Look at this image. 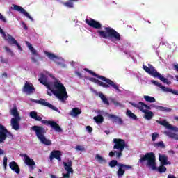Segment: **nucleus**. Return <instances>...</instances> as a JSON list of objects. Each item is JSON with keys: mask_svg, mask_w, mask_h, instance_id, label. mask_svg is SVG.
Wrapping results in <instances>:
<instances>
[{"mask_svg": "<svg viewBox=\"0 0 178 178\" xmlns=\"http://www.w3.org/2000/svg\"><path fill=\"white\" fill-rule=\"evenodd\" d=\"M39 81L43 86H45L47 90L51 91L52 94L56 97L61 102H65V99H67L69 96L67 95V92L66 91V88L60 81H56L54 82L53 86L48 83V76L44 74H40L39 78Z\"/></svg>", "mask_w": 178, "mask_h": 178, "instance_id": "nucleus-1", "label": "nucleus"}, {"mask_svg": "<svg viewBox=\"0 0 178 178\" xmlns=\"http://www.w3.org/2000/svg\"><path fill=\"white\" fill-rule=\"evenodd\" d=\"M84 70H85V72H87V73H89L92 76H94V77H97L99 80H102V81H101L96 78L90 77L88 79V80L90 81L92 83L98 84V86H99L100 87H103V88H109L111 87L112 88H114V90H115V91H118V92H122V90H120V89H119V85H118V83L113 82L110 79H108L102 75H98V74L94 72V71H92V70H89L88 68H84ZM102 81H104V83Z\"/></svg>", "mask_w": 178, "mask_h": 178, "instance_id": "nucleus-2", "label": "nucleus"}, {"mask_svg": "<svg viewBox=\"0 0 178 178\" xmlns=\"http://www.w3.org/2000/svg\"><path fill=\"white\" fill-rule=\"evenodd\" d=\"M138 162L139 163L147 162L146 165L148 166V168H151L152 170H157L159 173H165L167 170L166 167H165V165L163 164L156 168V159L154 152L146 153L145 155L140 157Z\"/></svg>", "mask_w": 178, "mask_h": 178, "instance_id": "nucleus-3", "label": "nucleus"}, {"mask_svg": "<svg viewBox=\"0 0 178 178\" xmlns=\"http://www.w3.org/2000/svg\"><path fill=\"white\" fill-rule=\"evenodd\" d=\"M113 142L115 143L113 145V149H117V151H111L109 152L108 156L111 158H113L116 155V159H119L122 157V152L124 151L126 148V141L120 138H114Z\"/></svg>", "mask_w": 178, "mask_h": 178, "instance_id": "nucleus-4", "label": "nucleus"}, {"mask_svg": "<svg viewBox=\"0 0 178 178\" xmlns=\"http://www.w3.org/2000/svg\"><path fill=\"white\" fill-rule=\"evenodd\" d=\"M30 117L32 119H35L36 122H41L42 124H47V126H51L56 131L57 133H62L63 130L62 128H60V126L56 123L55 121L52 120H42V118L37 114V112L35 111H32L30 113Z\"/></svg>", "mask_w": 178, "mask_h": 178, "instance_id": "nucleus-5", "label": "nucleus"}, {"mask_svg": "<svg viewBox=\"0 0 178 178\" xmlns=\"http://www.w3.org/2000/svg\"><path fill=\"white\" fill-rule=\"evenodd\" d=\"M143 69L146 73H148V74L152 76V77L159 79V80H161V81H163L165 84H171L170 81L162 76L161 73L158 72L152 65L148 64V67L147 65H143Z\"/></svg>", "mask_w": 178, "mask_h": 178, "instance_id": "nucleus-6", "label": "nucleus"}, {"mask_svg": "<svg viewBox=\"0 0 178 178\" xmlns=\"http://www.w3.org/2000/svg\"><path fill=\"white\" fill-rule=\"evenodd\" d=\"M105 31H97V33L102 38H114L117 41H120V34L111 27H105Z\"/></svg>", "mask_w": 178, "mask_h": 178, "instance_id": "nucleus-7", "label": "nucleus"}, {"mask_svg": "<svg viewBox=\"0 0 178 178\" xmlns=\"http://www.w3.org/2000/svg\"><path fill=\"white\" fill-rule=\"evenodd\" d=\"M31 129L35 131L37 138L42 143V144H44V145H51L52 144L51 140L49 139H47L45 137L44 134L47 131H45V129H44V127L42 126L34 125L31 127Z\"/></svg>", "mask_w": 178, "mask_h": 178, "instance_id": "nucleus-8", "label": "nucleus"}, {"mask_svg": "<svg viewBox=\"0 0 178 178\" xmlns=\"http://www.w3.org/2000/svg\"><path fill=\"white\" fill-rule=\"evenodd\" d=\"M108 166H110V168H115V166L118 167V170L117 171L118 177H122L124 173H126V170H130V169H132L133 168L131 165L120 163L118 162V160H111L108 163Z\"/></svg>", "mask_w": 178, "mask_h": 178, "instance_id": "nucleus-9", "label": "nucleus"}, {"mask_svg": "<svg viewBox=\"0 0 178 178\" xmlns=\"http://www.w3.org/2000/svg\"><path fill=\"white\" fill-rule=\"evenodd\" d=\"M0 33L3 35V40H5L6 41H8L10 45H16L18 49H19V51H22V46H20V44H19V42H17V40H16L15 38H13L10 34H8L6 35V33H5V31H3V29H1V28H0Z\"/></svg>", "mask_w": 178, "mask_h": 178, "instance_id": "nucleus-10", "label": "nucleus"}, {"mask_svg": "<svg viewBox=\"0 0 178 178\" xmlns=\"http://www.w3.org/2000/svg\"><path fill=\"white\" fill-rule=\"evenodd\" d=\"M12 10H15L16 12H19L20 13H22V15H24L26 17H28L31 22H34V19L32 18L31 16H30V14L26 11L23 7L20 6H17L15 4H13V6L11 7Z\"/></svg>", "mask_w": 178, "mask_h": 178, "instance_id": "nucleus-11", "label": "nucleus"}, {"mask_svg": "<svg viewBox=\"0 0 178 178\" xmlns=\"http://www.w3.org/2000/svg\"><path fill=\"white\" fill-rule=\"evenodd\" d=\"M85 22L88 26H90V27H92V29H97V30H99L101 27H102V25L101 23L98 22V21H95L94 19H86Z\"/></svg>", "mask_w": 178, "mask_h": 178, "instance_id": "nucleus-12", "label": "nucleus"}, {"mask_svg": "<svg viewBox=\"0 0 178 178\" xmlns=\"http://www.w3.org/2000/svg\"><path fill=\"white\" fill-rule=\"evenodd\" d=\"M35 102L36 104H38L39 105H42V106H47V108H50V109H52L53 111H56V112H59V109H58L56 106L52 105L51 103L47 102L44 99L35 100Z\"/></svg>", "mask_w": 178, "mask_h": 178, "instance_id": "nucleus-13", "label": "nucleus"}, {"mask_svg": "<svg viewBox=\"0 0 178 178\" xmlns=\"http://www.w3.org/2000/svg\"><path fill=\"white\" fill-rule=\"evenodd\" d=\"M22 90L24 92H26V94L29 95L34 94V92H35V88H34V86L28 81H26Z\"/></svg>", "mask_w": 178, "mask_h": 178, "instance_id": "nucleus-14", "label": "nucleus"}, {"mask_svg": "<svg viewBox=\"0 0 178 178\" xmlns=\"http://www.w3.org/2000/svg\"><path fill=\"white\" fill-rule=\"evenodd\" d=\"M20 156H22V158H24V163L27 165V166H30L31 169H34L33 166H35V162L33 159H31L26 154H21Z\"/></svg>", "mask_w": 178, "mask_h": 178, "instance_id": "nucleus-15", "label": "nucleus"}, {"mask_svg": "<svg viewBox=\"0 0 178 178\" xmlns=\"http://www.w3.org/2000/svg\"><path fill=\"white\" fill-rule=\"evenodd\" d=\"M54 158H55V159H57L58 162H62V152L59 150H53L50 153V161H54Z\"/></svg>", "mask_w": 178, "mask_h": 178, "instance_id": "nucleus-16", "label": "nucleus"}, {"mask_svg": "<svg viewBox=\"0 0 178 178\" xmlns=\"http://www.w3.org/2000/svg\"><path fill=\"white\" fill-rule=\"evenodd\" d=\"M108 119H111L113 123H118V124L122 125L123 124V120L120 118V117L118 115H115L113 114H108Z\"/></svg>", "mask_w": 178, "mask_h": 178, "instance_id": "nucleus-17", "label": "nucleus"}, {"mask_svg": "<svg viewBox=\"0 0 178 178\" xmlns=\"http://www.w3.org/2000/svg\"><path fill=\"white\" fill-rule=\"evenodd\" d=\"M91 91L93 92L96 95H99V98H101L102 101H103L104 104H106V105H109V101H108V98H106V95L102 92L98 93V92L94 90L92 88H90Z\"/></svg>", "mask_w": 178, "mask_h": 178, "instance_id": "nucleus-18", "label": "nucleus"}, {"mask_svg": "<svg viewBox=\"0 0 178 178\" xmlns=\"http://www.w3.org/2000/svg\"><path fill=\"white\" fill-rule=\"evenodd\" d=\"M21 118H12L11 119V126L13 130H19L20 129V124L19 122H20Z\"/></svg>", "mask_w": 178, "mask_h": 178, "instance_id": "nucleus-19", "label": "nucleus"}, {"mask_svg": "<svg viewBox=\"0 0 178 178\" xmlns=\"http://www.w3.org/2000/svg\"><path fill=\"white\" fill-rule=\"evenodd\" d=\"M140 112L145 113V118H146L147 120H151V119L154 118V113L151 111L145 110L143 108L140 109Z\"/></svg>", "mask_w": 178, "mask_h": 178, "instance_id": "nucleus-20", "label": "nucleus"}, {"mask_svg": "<svg viewBox=\"0 0 178 178\" xmlns=\"http://www.w3.org/2000/svg\"><path fill=\"white\" fill-rule=\"evenodd\" d=\"M63 165L64 166V169L66 170V172H70L71 173H73V168L72 166L73 165L71 160H68L67 162H63Z\"/></svg>", "mask_w": 178, "mask_h": 178, "instance_id": "nucleus-21", "label": "nucleus"}, {"mask_svg": "<svg viewBox=\"0 0 178 178\" xmlns=\"http://www.w3.org/2000/svg\"><path fill=\"white\" fill-rule=\"evenodd\" d=\"M159 161L161 165H170V163L168 161V156L165 154H159Z\"/></svg>", "mask_w": 178, "mask_h": 178, "instance_id": "nucleus-22", "label": "nucleus"}, {"mask_svg": "<svg viewBox=\"0 0 178 178\" xmlns=\"http://www.w3.org/2000/svg\"><path fill=\"white\" fill-rule=\"evenodd\" d=\"M9 166L11 168V170H13V172H15L17 175L20 173V168L19 167V165H17V163L16 161H12L9 163Z\"/></svg>", "mask_w": 178, "mask_h": 178, "instance_id": "nucleus-23", "label": "nucleus"}, {"mask_svg": "<svg viewBox=\"0 0 178 178\" xmlns=\"http://www.w3.org/2000/svg\"><path fill=\"white\" fill-rule=\"evenodd\" d=\"M151 106L161 111V112H172V108H170L163 107L162 106H156L154 104H152Z\"/></svg>", "mask_w": 178, "mask_h": 178, "instance_id": "nucleus-24", "label": "nucleus"}, {"mask_svg": "<svg viewBox=\"0 0 178 178\" xmlns=\"http://www.w3.org/2000/svg\"><path fill=\"white\" fill-rule=\"evenodd\" d=\"M10 115L14 116V118H13V119H19L20 118V115L19 114V111H17V108L16 106H15L13 108L11 109Z\"/></svg>", "mask_w": 178, "mask_h": 178, "instance_id": "nucleus-25", "label": "nucleus"}, {"mask_svg": "<svg viewBox=\"0 0 178 178\" xmlns=\"http://www.w3.org/2000/svg\"><path fill=\"white\" fill-rule=\"evenodd\" d=\"M81 109H79V108H72V110L70 113V115L74 117H76L78 115H81Z\"/></svg>", "mask_w": 178, "mask_h": 178, "instance_id": "nucleus-26", "label": "nucleus"}, {"mask_svg": "<svg viewBox=\"0 0 178 178\" xmlns=\"http://www.w3.org/2000/svg\"><path fill=\"white\" fill-rule=\"evenodd\" d=\"M161 90L164 91V92H171V94H174V95H176L177 94V90H175L172 88L165 87V86H161Z\"/></svg>", "mask_w": 178, "mask_h": 178, "instance_id": "nucleus-27", "label": "nucleus"}, {"mask_svg": "<svg viewBox=\"0 0 178 178\" xmlns=\"http://www.w3.org/2000/svg\"><path fill=\"white\" fill-rule=\"evenodd\" d=\"M95 159L97 162H98L100 164L106 163V159H105L104 157L101 156L99 154H96Z\"/></svg>", "mask_w": 178, "mask_h": 178, "instance_id": "nucleus-28", "label": "nucleus"}, {"mask_svg": "<svg viewBox=\"0 0 178 178\" xmlns=\"http://www.w3.org/2000/svg\"><path fill=\"white\" fill-rule=\"evenodd\" d=\"M143 98H144L145 101H146V102H149L150 104H152V103L156 102V99H155V97H154L144 95Z\"/></svg>", "mask_w": 178, "mask_h": 178, "instance_id": "nucleus-29", "label": "nucleus"}, {"mask_svg": "<svg viewBox=\"0 0 178 178\" xmlns=\"http://www.w3.org/2000/svg\"><path fill=\"white\" fill-rule=\"evenodd\" d=\"M96 123H102L104 122V116L99 114L97 116L93 118Z\"/></svg>", "mask_w": 178, "mask_h": 178, "instance_id": "nucleus-30", "label": "nucleus"}, {"mask_svg": "<svg viewBox=\"0 0 178 178\" xmlns=\"http://www.w3.org/2000/svg\"><path fill=\"white\" fill-rule=\"evenodd\" d=\"M127 115L131 119H133L134 120H137V115H136V114L133 113V112H131V111L127 110Z\"/></svg>", "mask_w": 178, "mask_h": 178, "instance_id": "nucleus-31", "label": "nucleus"}, {"mask_svg": "<svg viewBox=\"0 0 178 178\" xmlns=\"http://www.w3.org/2000/svg\"><path fill=\"white\" fill-rule=\"evenodd\" d=\"M157 123H159V124H161V126H164L165 127H166V129H169V127H170V124H169V122H168L165 120L163 121L157 120Z\"/></svg>", "mask_w": 178, "mask_h": 178, "instance_id": "nucleus-32", "label": "nucleus"}, {"mask_svg": "<svg viewBox=\"0 0 178 178\" xmlns=\"http://www.w3.org/2000/svg\"><path fill=\"white\" fill-rule=\"evenodd\" d=\"M44 54L49 58V59H56L58 58V56L53 53L48 52L47 51H44Z\"/></svg>", "mask_w": 178, "mask_h": 178, "instance_id": "nucleus-33", "label": "nucleus"}, {"mask_svg": "<svg viewBox=\"0 0 178 178\" xmlns=\"http://www.w3.org/2000/svg\"><path fill=\"white\" fill-rule=\"evenodd\" d=\"M7 138L6 132H0V143H3Z\"/></svg>", "mask_w": 178, "mask_h": 178, "instance_id": "nucleus-34", "label": "nucleus"}, {"mask_svg": "<svg viewBox=\"0 0 178 178\" xmlns=\"http://www.w3.org/2000/svg\"><path fill=\"white\" fill-rule=\"evenodd\" d=\"M167 136L170 137V138H172L173 140H178V134L172 133V132H168Z\"/></svg>", "mask_w": 178, "mask_h": 178, "instance_id": "nucleus-35", "label": "nucleus"}, {"mask_svg": "<svg viewBox=\"0 0 178 178\" xmlns=\"http://www.w3.org/2000/svg\"><path fill=\"white\" fill-rule=\"evenodd\" d=\"M154 147H156V148H165V143H163V141H160L159 143H156L154 144Z\"/></svg>", "mask_w": 178, "mask_h": 178, "instance_id": "nucleus-36", "label": "nucleus"}, {"mask_svg": "<svg viewBox=\"0 0 178 178\" xmlns=\"http://www.w3.org/2000/svg\"><path fill=\"white\" fill-rule=\"evenodd\" d=\"M131 105L132 106H134V108H138L139 109V111H141V109H143V108L141 106V104H140V102L137 104V103H134V102H131Z\"/></svg>", "mask_w": 178, "mask_h": 178, "instance_id": "nucleus-37", "label": "nucleus"}, {"mask_svg": "<svg viewBox=\"0 0 178 178\" xmlns=\"http://www.w3.org/2000/svg\"><path fill=\"white\" fill-rule=\"evenodd\" d=\"M158 138H159V134L157 132L152 134V141H156Z\"/></svg>", "mask_w": 178, "mask_h": 178, "instance_id": "nucleus-38", "label": "nucleus"}, {"mask_svg": "<svg viewBox=\"0 0 178 178\" xmlns=\"http://www.w3.org/2000/svg\"><path fill=\"white\" fill-rule=\"evenodd\" d=\"M140 106L142 108H145L146 109H147L148 111L151 110V106L145 104V103L143 102H140Z\"/></svg>", "mask_w": 178, "mask_h": 178, "instance_id": "nucleus-39", "label": "nucleus"}, {"mask_svg": "<svg viewBox=\"0 0 178 178\" xmlns=\"http://www.w3.org/2000/svg\"><path fill=\"white\" fill-rule=\"evenodd\" d=\"M8 133V129L5 128V126L0 124V133Z\"/></svg>", "mask_w": 178, "mask_h": 178, "instance_id": "nucleus-40", "label": "nucleus"}, {"mask_svg": "<svg viewBox=\"0 0 178 178\" xmlns=\"http://www.w3.org/2000/svg\"><path fill=\"white\" fill-rule=\"evenodd\" d=\"M152 84H154V86H156L157 87H159L160 88H161L163 86L162 83H161L155 80L152 81Z\"/></svg>", "mask_w": 178, "mask_h": 178, "instance_id": "nucleus-41", "label": "nucleus"}, {"mask_svg": "<svg viewBox=\"0 0 178 178\" xmlns=\"http://www.w3.org/2000/svg\"><path fill=\"white\" fill-rule=\"evenodd\" d=\"M170 130H173V131H175L178 133V128L177 127H175L172 124L170 125V127L168 128Z\"/></svg>", "mask_w": 178, "mask_h": 178, "instance_id": "nucleus-42", "label": "nucleus"}, {"mask_svg": "<svg viewBox=\"0 0 178 178\" xmlns=\"http://www.w3.org/2000/svg\"><path fill=\"white\" fill-rule=\"evenodd\" d=\"M85 148H84V147H83V146H81V145H77L76 147V151H81V152H83V151H85Z\"/></svg>", "mask_w": 178, "mask_h": 178, "instance_id": "nucleus-43", "label": "nucleus"}, {"mask_svg": "<svg viewBox=\"0 0 178 178\" xmlns=\"http://www.w3.org/2000/svg\"><path fill=\"white\" fill-rule=\"evenodd\" d=\"M30 51L33 55H35V56H38V53H37V50H35V49H34V47L31 49Z\"/></svg>", "mask_w": 178, "mask_h": 178, "instance_id": "nucleus-44", "label": "nucleus"}, {"mask_svg": "<svg viewBox=\"0 0 178 178\" xmlns=\"http://www.w3.org/2000/svg\"><path fill=\"white\" fill-rule=\"evenodd\" d=\"M25 44L29 48V51L33 48V45L29 41H25Z\"/></svg>", "mask_w": 178, "mask_h": 178, "instance_id": "nucleus-45", "label": "nucleus"}, {"mask_svg": "<svg viewBox=\"0 0 178 178\" xmlns=\"http://www.w3.org/2000/svg\"><path fill=\"white\" fill-rule=\"evenodd\" d=\"M3 166L5 169H6V166H8V157L4 156L3 158Z\"/></svg>", "mask_w": 178, "mask_h": 178, "instance_id": "nucleus-46", "label": "nucleus"}, {"mask_svg": "<svg viewBox=\"0 0 178 178\" xmlns=\"http://www.w3.org/2000/svg\"><path fill=\"white\" fill-rule=\"evenodd\" d=\"M6 134L8 138H11V139L13 138V135L12 134V133L9 132L8 131L6 132Z\"/></svg>", "mask_w": 178, "mask_h": 178, "instance_id": "nucleus-47", "label": "nucleus"}, {"mask_svg": "<svg viewBox=\"0 0 178 178\" xmlns=\"http://www.w3.org/2000/svg\"><path fill=\"white\" fill-rule=\"evenodd\" d=\"M65 6H67V8H73V3L66 2V3H65Z\"/></svg>", "mask_w": 178, "mask_h": 178, "instance_id": "nucleus-48", "label": "nucleus"}, {"mask_svg": "<svg viewBox=\"0 0 178 178\" xmlns=\"http://www.w3.org/2000/svg\"><path fill=\"white\" fill-rule=\"evenodd\" d=\"M0 20H1V22H3V23H6V18L2 15V14L0 13Z\"/></svg>", "mask_w": 178, "mask_h": 178, "instance_id": "nucleus-49", "label": "nucleus"}, {"mask_svg": "<svg viewBox=\"0 0 178 178\" xmlns=\"http://www.w3.org/2000/svg\"><path fill=\"white\" fill-rule=\"evenodd\" d=\"M0 62H1V63H8V59H5L3 57L1 56Z\"/></svg>", "mask_w": 178, "mask_h": 178, "instance_id": "nucleus-50", "label": "nucleus"}, {"mask_svg": "<svg viewBox=\"0 0 178 178\" xmlns=\"http://www.w3.org/2000/svg\"><path fill=\"white\" fill-rule=\"evenodd\" d=\"M86 130L88 131V133H92V127H91V126H87Z\"/></svg>", "mask_w": 178, "mask_h": 178, "instance_id": "nucleus-51", "label": "nucleus"}, {"mask_svg": "<svg viewBox=\"0 0 178 178\" xmlns=\"http://www.w3.org/2000/svg\"><path fill=\"white\" fill-rule=\"evenodd\" d=\"M75 74L78 76L79 79H81L83 77V75H81V73H80L79 72H75Z\"/></svg>", "mask_w": 178, "mask_h": 178, "instance_id": "nucleus-52", "label": "nucleus"}, {"mask_svg": "<svg viewBox=\"0 0 178 178\" xmlns=\"http://www.w3.org/2000/svg\"><path fill=\"white\" fill-rule=\"evenodd\" d=\"M22 26L24 30L27 31L29 29V28L27 27V25L26 24V23H24V22H22Z\"/></svg>", "mask_w": 178, "mask_h": 178, "instance_id": "nucleus-53", "label": "nucleus"}, {"mask_svg": "<svg viewBox=\"0 0 178 178\" xmlns=\"http://www.w3.org/2000/svg\"><path fill=\"white\" fill-rule=\"evenodd\" d=\"M4 49L6 51V52H12V50H10V49H9V47H5Z\"/></svg>", "mask_w": 178, "mask_h": 178, "instance_id": "nucleus-54", "label": "nucleus"}, {"mask_svg": "<svg viewBox=\"0 0 178 178\" xmlns=\"http://www.w3.org/2000/svg\"><path fill=\"white\" fill-rule=\"evenodd\" d=\"M31 60L33 62V63H37V62H38V60L34 57H31Z\"/></svg>", "mask_w": 178, "mask_h": 178, "instance_id": "nucleus-55", "label": "nucleus"}, {"mask_svg": "<svg viewBox=\"0 0 178 178\" xmlns=\"http://www.w3.org/2000/svg\"><path fill=\"white\" fill-rule=\"evenodd\" d=\"M1 77L6 79L8 77V74H6V72L3 73Z\"/></svg>", "mask_w": 178, "mask_h": 178, "instance_id": "nucleus-56", "label": "nucleus"}, {"mask_svg": "<svg viewBox=\"0 0 178 178\" xmlns=\"http://www.w3.org/2000/svg\"><path fill=\"white\" fill-rule=\"evenodd\" d=\"M104 133H106V134H107V136H108V135L111 134V131L109 129H108V130L104 131Z\"/></svg>", "mask_w": 178, "mask_h": 178, "instance_id": "nucleus-57", "label": "nucleus"}, {"mask_svg": "<svg viewBox=\"0 0 178 178\" xmlns=\"http://www.w3.org/2000/svg\"><path fill=\"white\" fill-rule=\"evenodd\" d=\"M174 69H175V70H176L177 72H178V64L174 65Z\"/></svg>", "mask_w": 178, "mask_h": 178, "instance_id": "nucleus-58", "label": "nucleus"}, {"mask_svg": "<svg viewBox=\"0 0 178 178\" xmlns=\"http://www.w3.org/2000/svg\"><path fill=\"white\" fill-rule=\"evenodd\" d=\"M3 150H2L1 149H0V155H3Z\"/></svg>", "mask_w": 178, "mask_h": 178, "instance_id": "nucleus-59", "label": "nucleus"}, {"mask_svg": "<svg viewBox=\"0 0 178 178\" xmlns=\"http://www.w3.org/2000/svg\"><path fill=\"white\" fill-rule=\"evenodd\" d=\"M113 104L114 105H116V106H118V105H120L119 102H114Z\"/></svg>", "mask_w": 178, "mask_h": 178, "instance_id": "nucleus-60", "label": "nucleus"}, {"mask_svg": "<svg viewBox=\"0 0 178 178\" xmlns=\"http://www.w3.org/2000/svg\"><path fill=\"white\" fill-rule=\"evenodd\" d=\"M174 120H176L177 122H178V116H175Z\"/></svg>", "mask_w": 178, "mask_h": 178, "instance_id": "nucleus-61", "label": "nucleus"}, {"mask_svg": "<svg viewBox=\"0 0 178 178\" xmlns=\"http://www.w3.org/2000/svg\"><path fill=\"white\" fill-rule=\"evenodd\" d=\"M51 178H56V176L54 175H51Z\"/></svg>", "mask_w": 178, "mask_h": 178, "instance_id": "nucleus-62", "label": "nucleus"}, {"mask_svg": "<svg viewBox=\"0 0 178 178\" xmlns=\"http://www.w3.org/2000/svg\"><path fill=\"white\" fill-rule=\"evenodd\" d=\"M176 79H177V81H178V76H176Z\"/></svg>", "mask_w": 178, "mask_h": 178, "instance_id": "nucleus-63", "label": "nucleus"}, {"mask_svg": "<svg viewBox=\"0 0 178 178\" xmlns=\"http://www.w3.org/2000/svg\"><path fill=\"white\" fill-rule=\"evenodd\" d=\"M29 178H34L33 177H30Z\"/></svg>", "mask_w": 178, "mask_h": 178, "instance_id": "nucleus-64", "label": "nucleus"}]
</instances>
